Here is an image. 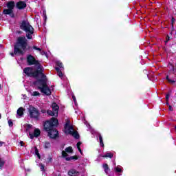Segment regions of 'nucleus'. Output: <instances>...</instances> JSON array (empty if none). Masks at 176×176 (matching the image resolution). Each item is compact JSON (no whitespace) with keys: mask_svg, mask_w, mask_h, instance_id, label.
Segmentation results:
<instances>
[{"mask_svg":"<svg viewBox=\"0 0 176 176\" xmlns=\"http://www.w3.org/2000/svg\"><path fill=\"white\" fill-rule=\"evenodd\" d=\"M37 69L40 72L38 74V78H39V75H41V78L34 81L33 85L38 86L37 89L40 90L41 93H43V94H45V96H51L52 91L49 86H47V80H46V75L43 74L42 66H40V68Z\"/></svg>","mask_w":176,"mask_h":176,"instance_id":"nucleus-1","label":"nucleus"},{"mask_svg":"<svg viewBox=\"0 0 176 176\" xmlns=\"http://www.w3.org/2000/svg\"><path fill=\"white\" fill-rule=\"evenodd\" d=\"M58 126V120L56 118H52L50 120L45 121L44 123V130L47 133V136L51 140H56L60 137L57 127Z\"/></svg>","mask_w":176,"mask_h":176,"instance_id":"nucleus-2","label":"nucleus"},{"mask_svg":"<svg viewBox=\"0 0 176 176\" xmlns=\"http://www.w3.org/2000/svg\"><path fill=\"white\" fill-rule=\"evenodd\" d=\"M27 50V38L25 36H19L16 39V43L14 45V52L10 55L12 57L15 56H24Z\"/></svg>","mask_w":176,"mask_h":176,"instance_id":"nucleus-3","label":"nucleus"},{"mask_svg":"<svg viewBox=\"0 0 176 176\" xmlns=\"http://www.w3.org/2000/svg\"><path fill=\"white\" fill-rule=\"evenodd\" d=\"M20 29L26 32L27 39H32L34 34V28L27 21H22L20 25Z\"/></svg>","mask_w":176,"mask_h":176,"instance_id":"nucleus-4","label":"nucleus"},{"mask_svg":"<svg viewBox=\"0 0 176 176\" xmlns=\"http://www.w3.org/2000/svg\"><path fill=\"white\" fill-rule=\"evenodd\" d=\"M68 153H74V149L72 148V146L67 147L65 151H62V157H64L66 162H71V160H78V159H79L78 155L68 157Z\"/></svg>","mask_w":176,"mask_h":176,"instance_id":"nucleus-5","label":"nucleus"},{"mask_svg":"<svg viewBox=\"0 0 176 176\" xmlns=\"http://www.w3.org/2000/svg\"><path fill=\"white\" fill-rule=\"evenodd\" d=\"M6 6L8 9H4L3 10V14H9L10 17L14 19V12L13 10L16 6V3L13 1H8L6 3Z\"/></svg>","mask_w":176,"mask_h":176,"instance_id":"nucleus-6","label":"nucleus"},{"mask_svg":"<svg viewBox=\"0 0 176 176\" xmlns=\"http://www.w3.org/2000/svg\"><path fill=\"white\" fill-rule=\"evenodd\" d=\"M70 122L69 120H67V122L64 125V129L65 130L68 129V134H70V135H72V137H74V138H75L76 140H79V138H80V136L79 135V133H78L77 131H72L74 130V126L72 125L69 124Z\"/></svg>","mask_w":176,"mask_h":176,"instance_id":"nucleus-7","label":"nucleus"},{"mask_svg":"<svg viewBox=\"0 0 176 176\" xmlns=\"http://www.w3.org/2000/svg\"><path fill=\"white\" fill-rule=\"evenodd\" d=\"M28 112L30 115V118L31 119H35V120H39V116L41 113H39V110L36 109L35 107L30 105L28 109Z\"/></svg>","mask_w":176,"mask_h":176,"instance_id":"nucleus-8","label":"nucleus"},{"mask_svg":"<svg viewBox=\"0 0 176 176\" xmlns=\"http://www.w3.org/2000/svg\"><path fill=\"white\" fill-rule=\"evenodd\" d=\"M23 72L28 78H38V75L41 72L38 71V69L34 71L33 67H28L23 69Z\"/></svg>","mask_w":176,"mask_h":176,"instance_id":"nucleus-9","label":"nucleus"},{"mask_svg":"<svg viewBox=\"0 0 176 176\" xmlns=\"http://www.w3.org/2000/svg\"><path fill=\"white\" fill-rule=\"evenodd\" d=\"M26 61L28 65H36L37 67V69H39L41 68V66H42L39 63V60H36L35 57L32 54H28L27 56Z\"/></svg>","mask_w":176,"mask_h":176,"instance_id":"nucleus-10","label":"nucleus"},{"mask_svg":"<svg viewBox=\"0 0 176 176\" xmlns=\"http://www.w3.org/2000/svg\"><path fill=\"white\" fill-rule=\"evenodd\" d=\"M16 9H19V10H23L27 8V3L25 1H18L16 4Z\"/></svg>","mask_w":176,"mask_h":176,"instance_id":"nucleus-11","label":"nucleus"},{"mask_svg":"<svg viewBox=\"0 0 176 176\" xmlns=\"http://www.w3.org/2000/svg\"><path fill=\"white\" fill-rule=\"evenodd\" d=\"M29 135L31 140H34V138H38L41 135V130L39 129H35L34 133H29Z\"/></svg>","mask_w":176,"mask_h":176,"instance_id":"nucleus-12","label":"nucleus"},{"mask_svg":"<svg viewBox=\"0 0 176 176\" xmlns=\"http://www.w3.org/2000/svg\"><path fill=\"white\" fill-rule=\"evenodd\" d=\"M60 109V107L56 102L52 103V111L55 113V115H58V110Z\"/></svg>","mask_w":176,"mask_h":176,"instance_id":"nucleus-13","label":"nucleus"},{"mask_svg":"<svg viewBox=\"0 0 176 176\" xmlns=\"http://www.w3.org/2000/svg\"><path fill=\"white\" fill-rule=\"evenodd\" d=\"M171 70L168 73V75L166 76V80L168 81V83H170V85H174V83H175V80H172L173 77H171Z\"/></svg>","mask_w":176,"mask_h":176,"instance_id":"nucleus-14","label":"nucleus"},{"mask_svg":"<svg viewBox=\"0 0 176 176\" xmlns=\"http://www.w3.org/2000/svg\"><path fill=\"white\" fill-rule=\"evenodd\" d=\"M80 173L75 169H70L68 171V175L69 176H78Z\"/></svg>","mask_w":176,"mask_h":176,"instance_id":"nucleus-15","label":"nucleus"},{"mask_svg":"<svg viewBox=\"0 0 176 176\" xmlns=\"http://www.w3.org/2000/svg\"><path fill=\"white\" fill-rule=\"evenodd\" d=\"M24 108L19 107L16 111L17 116L20 117L23 116V115H24Z\"/></svg>","mask_w":176,"mask_h":176,"instance_id":"nucleus-16","label":"nucleus"},{"mask_svg":"<svg viewBox=\"0 0 176 176\" xmlns=\"http://www.w3.org/2000/svg\"><path fill=\"white\" fill-rule=\"evenodd\" d=\"M43 146L45 149H49V148L52 146V144H50V142L45 141L43 142Z\"/></svg>","mask_w":176,"mask_h":176,"instance_id":"nucleus-17","label":"nucleus"},{"mask_svg":"<svg viewBox=\"0 0 176 176\" xmlns=\"http://www.w3.org/2000/svg\"><path fill=\"white\" fill-rule=\"evenodd\" d=\"M102 167L104 170V173H106V174H108V171L109 170V166H108V164H104L102 165Z\"/></svg>","mask_w":176,"mask_h":176,"instance_id":"nucleus-18","label":"nucleus"},{"mask_svg":"<svg viewBox=\"0 0 176 176\" xmlns=\"http://www.w3.org/2000/svg\"><path fill=\"white\" fill-rule=\"evenodd\" d=\"M34 152H35V155H36L38 159H41V154H39V150H38V148H36V146L34 147Z\"/></svg>","mask_w":176,"mask_h":176,"instance_id":"nucleus-19","label":"nucleus"},{"mask_svg":"<svg viewBox=\"0 0 176 176\" xmlns=\"http://www.w3.org/2000/svg\"><path fill=\"white\" fill-rule=\"evenodd\" d=\"M103 157H109V159H112L113 157V154L111 153H107L103 155Z\"/></svg>","mask_w":176,"mask_h":176,"instance_id":"nucleus-20","label":"nucleus"},{"mask_svg":"<svg viewBox=\"0 0 176 176\" xmlns=\"http://www.w3.org/2000/svg\"><path fill=\"white\" fill-rule=\"evenodd\" d=\"M56 65H57V67H59V68H60V69H64V66H63L62 62H60V61L56 62Z\"/></svg>","mask_w":176,"mask_h":176,"instance_id":"nucleus-21","label":"nucleus"},{"mask_svg":"<svg viewBox=\"0 0 176 176\" xmlns=\"http://www.w3.org/2000/svg\"><path fill=\"white\" fill-rule=\"evenodd\" d=\"M47 113L50 116H56L55 113L53 111H52V110H47Z\"/></svg>","mask_w":176,"mask_h":176,"instance_id":"nucleus-22","label":"nucleus"},{"mask_svg":"<svg viewBox=\"0 0 176 176\" xmlns=\"http://www.w3.org/2000/svg\"><path fill=\"white\" fill-rule=\"evenodd\" d=\"M99 141L101 146L104 148V140H102V136L100 134L99 135Z\"/></svg>","mask_w":176,"mask_h":176,"instance_id":"nucleus-23","label":"nucleus"},{"mask_svg":"<svg viewBox=\"0 0 176 176\" xmlns=\"http://www.w3.org/2000/svg\"><path fill=\"white\" fill-rule=\"evenodd\" d=\"M5 166V160L2 158H0V168H2V166Z\"/></svg>","mask_w":176,"mask_h":176,"instance_id":"nucleus-24","label":"nucleus"},{"mask_svg":"<svg viewBox=\"0 0 176 176\" xmlns=\"http://www.w3.org/2000/svg\"><path fill=\"white\" fill-rule=\"evenodd\" d=\"M174 23H175V18L174 16H172L171 18V28H174Z\"/></svg>","mask_w":176,"mask_h":176,"instance_id":"nucleus-25","label":"nucleus"},{"mask_svg":"<svg viewBox=\"0 0 176 176\" xmlns=\"http://www.w3.org/2000/svg\"><path fill=\"white\" fill-rule=\"evenodd\" d=\"M32 96L36 97L37 96H41V94L38 91H35L32 93Z\"/></svg>","mask_w":176,"mask_h":176,"instance_id":"nucleus-26","label":"nucleus"},{"mask_svg":"<svg viewBox=\"0 0 176 176\" xmlns=\"http://www.w3.org/2000/svg\"><path fill=\"white\" fill-rule=\"evenodd\" d=\"M32 49H34V50H38V52H42V49H41V48L36 47V45H34V46L32 47Z\"/></svg>","mask_w":176,"mask_h":176,"instance_id":"nucleus-27","label":"nucleus"},{"mask_svg":"<svg viewBox=\"0 0 176 176\" xmlns=\"http://www.w3.org/2000/svg\"><path fill=\"white\" fill-rule=\"evenodd\" d=\"M43 18L45 21H46V20L47 19V16L46 15V11H43Z\"/></svg>","mask_w":176,"mask_h":176,"instance_id":"nucleus-28","label":"nucleus"},{"mask_svg":"<svg viewBox=\"0 0 176 176\" xmlns=\"http://www.w3.org/2000/svg\"><path fill=\"white\" fill-rule=\"evenodd\" d=\"M8 123L10 127H13V121L12 120H8Z\"/></svg>","mask_w":176,"mask_h":176,"instance_id":"nucleus-29","label":"nucleus"},{"mask_svg":"<svg viewBox=\"0 0 176 176\" xmlns=\"http://www.w3.org/2000/svg\"><path fill=\"white\" fill-rule=\"evenodd\" d=\"M31 50V46H28V40H27L26 50H25V52H27V50Z\"/></svg>","mask_w":176,"mask_h":176,"instance_id":"nucleus-30","label":"nucleus"},{"mask_svg":"<svg viewBox=\"0 0 176 176\" xmlns=\"http://www.w3.org/2000/svg\"><path fill=\"white\" fill-rule=\"evenodd\" d=\"M40 170H41V171L45 172V165H43V164H41V166H40Z\"/></svg>","mask_w":176,"mask_h":176,"instance_id":"nucleus-31","label":"nucleus"},{"mask_svg":"<svg viewBox=\"0 0 176 176\" xmlns=\"http://www.w3.org/2000/svg\"><path fill=\"white\" fill-rule=\"evenodd\" d=\"M172 71L173 72V74H175V75H176L175 72H176V64L175 65V66L172 67Z\"/></svg>","mask_w":176,"mask_h":176,"instance_id":"nucleus-32","label":"nucleus"},{"mask_svg":"<svg viewBox=\"0 0 176 176\" xmlns=\"http://www.w3.org/2000/svg\"><path fill=\"white\" fill-rule=\"evenodd\" d=\"M116 173H122V168H120L119 167H116Z\"/></svg>","mask_w":176,"mask_h":176,"instance_id":"nucleus-33","label":"nucleus"},{"mask_svg":"<svg viewBox=\"0 0 176 176\" xmlns=\"http://www.w3.org/2000/svg\"><path fill=\"white\" fill-rule=\"evenodd\" d=\"M58 76H59V78H63V76H64L63 74V72H58Z\"/></svg>","mask_w":176,"mask_h":176,"instance_id":"nucleus-34","label":"nucleus"},{"mask_svg":"<svg viewBox=\"0 0 176 176\" xmlns=\"http://www.w3.org/2000/svg\"><path fill=\"white\" fill-rule=\"evenodd\" d=\"M168 41H170V36L167 35L166 36V39L165 41V43H167L168 42Z\"/></svg>","mask_w":176,"mask_h":176,"instance_id":"nucleus-35","label":"nucleus"},{"mask_svg":"<svg viewBox=\"0 0 176 176\" xmlns=\"http://www.w3.org/2000/svg\"><path fill=\"white\" fill-rule=\"evenodd\" d=\"M80 145H82V142H78L76 144L77 148H80Z\"/></svg>","mask_w":176,"mask_h":176,"instance_id":"nucleus-36","label":"nucleus"},{"mask_svg":"<svg viewBox=\"0 0 176 176\" xmlns=\"http://www.w3.org/2000/svg\"><path fill=\"white\" fill-rule=\"evenodd\" d=\"M55 69H56L57 74H58V72H60V71L62 70L61 69H60V67H56Z\"/></svg>","mask_w":176,"mask_h":176,"instance_id":"nucleus-37","label":"nucleus"},{"mask_svg":"<svg viewBox=\"0 0 176 176\" xmlns=\"http://www.w3.org/2000/svg\"><path fill=\"white\" fill-rule=\"evenodd\" d=\"M166 101H168V100L170 99V94H166Z\"/></svg>","mask_w":176,"mask_h":176,"instance_id":"nucleus-38","label":"nucleus"},{"mask_svg":"<svg viewBox=\"0 0 176 176\" xmlns=\"http://www.w3.org/2000/svg\"><path fill=\"white\" fill-rule=\"evenodd\" d=\"M73 101L74 102H76V97H75V95H72Z\"/></svg>","mask_w":176,"mask_h":176,"instance_id":"nucleus-39","label":"nucleus"},{"mask_svg":"<svg viewBox=\"0 0 176 176\" xmlns=\"http://www.w3.org/2000/svg\"><path fill=\"white\" fill-rule=\"evenodd\" d=\"M169 111H174V109L171 105H169Z\"/></svg>","mask_w":176,"mask_h":176,"instance_id":"nucleus-40","label":"nucleus"},{"mask_svg":"<svg viewBox=\"0 0 176 176\" xmlns=\"http://www.w3.org/2000/svg\"><path fill=\"white\" fill-rule=\"evenodd\" d=\"M77 149L78 150V151L80 152V153L81 155H83V153L82 152V149L80 148V147L78 148H77Z\"/></svg>","mask_w":176,"mask_h":176,"instance_id":"nucleus-41","label":"nucleus"},{"mask_svg":"<svg viewBox=\"0 0 176 176\" xmlns=\"http://www.w3.org/2000/svg\"><path fill=\"white\" fill-rule=\"evenodd\" d=\"M19 144H20L21 146H24V142L21 141V142H19Z\"/></svg>","mask_w":176,"mask_h":176,"instance_id":"nucleus-42","label":"nucleus"},{"mask_svg":"<svg viewBox=\"0 0 176 176\" xmlns=\"http://www.w3.org/2000/svg\"><path fill=\"white\" fill-rule=\"evenodd\" d=\"M41 112H42L43 113H46V112H47V111H46V110H45V109H42V110H41Z\"/></svg>","mask_w":176,"mask_h":176,"instance_id":"nucleus-43","label":"nucleus"},{"mask_svg":"<svg viewBox=\"0 0 176 176\" xmlns=\"http://www.w3.org/2000/svg\"><path fill=\"white\" fill-rule=\"evenodd\" d=\"M3 144H5V142H0V146H2V145H3Z\"/></svg>","mask_w":176,"mask_h":176,"instance_id":"nucleus-44","label":"nucleus"},{"mask_svg":"<svg viewBox=\"0 0 176 176\" xmlns=\"http://www.w3.org/2000/svg\"><path fill=\"white\" fill-rule=\"evenodd\" d=\"M48 159H49L48 162H52V157H50Z\"/></svg>","mask_w":176,"mask_h":176,"instance_id":"nucleus-45","label":"nucleus"},{"mask_svg":"<svg viewBox=\"0 0 176 176\" xmlns=\"http://www.w3.org/2000/svg\"><path fill=\"white\" fill-rule=\"evenodd\" d=\"M41 53H42V54H45V52L44 51H42Z\"/></svg>","mask_w":176,"mask_h":176,"instance_id":"nucleus-46","label":"nucleus"},{"mask_svg":"<svg viewBox=\"0 0 176 176\" xmlns=\"http://www.w3.org/2000/svg\"><path fill=\"white\" fill-rule=\"evenodd\" d=\"M2 118V115L1 114H0V119H1Z\"/></svg>","mask_w":176,"mask_h":176,"instance_id":"nucleus-47","label":"nucleus"},{"mask_svg":"<svg viewBox=\"0 0 176 176\" xmlns=\"http://www.w3.org/2000/svg\"><path fill=\"white\" fill-rule=\"evenodd\" d=\"M168 107H170V104H168V102L166 103Z\"/></svg>","mask_w":176,"mask_h":176,"instance_id":"nucleus-48","label":"nucleus"},{"mask_svg":"<svg viewBox=\"0 0 176 176\" xmlns=\"http://www.w3.org/2000/svg\"><path fill=\"white\" fill-rule=\"evenodd\" d=\"M2 89V87L1 86V85H0V89Z\"/></svg>","mask_w":176,"mask_h":176,"instance_id":"nucleus-49","label":"nucleus"},{"mask_svg":"<svg viewBox=\"0 0 176 176\" xmlns=\"http://www.w3.org/2000/svg\"><path fill=\"white\" fill-rule=\"evenodd\" d=\"M175 129L176 130V126H175Z\"/></svg>","mask_w":176,"mask_h":176,"instance_id":"nucleus-50","label":"nucleus"}]
</instances>
